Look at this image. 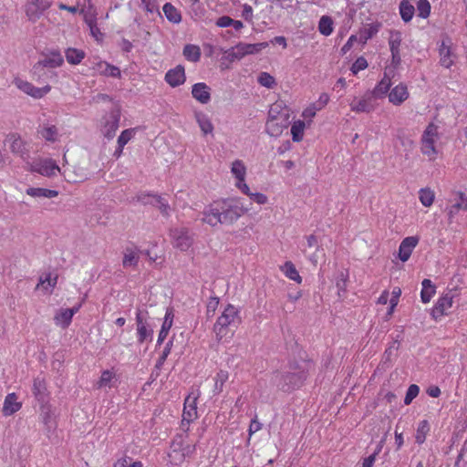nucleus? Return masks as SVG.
Returning <instances> with one entry per match:
<instances>
[{"mask_svg": "<svg viewBox=\"0 0 467 467\" xmlns=\"http://www.w3.org/2000/svg\"><path fill=\"white\" fill-rule=\"evenodd\" d=\"M16 85L19 89L24 91L26 94L31 93L32 91L33 85L27 81H24L22 79H16Z\"/></svg>", "mask_w": 467, "mask_h": 467, "instance_id": "60", "label": "nucleus"}, {"mask_svg": "<svg viewBox=\"0 0 467 467\" xmlns=\"http://www.w3.org/2000/svg\"><path fill=\"white\" fill-rule=\"evenodd\" d=\"M137 200L144 205L150 204L156 207L164 217H169L171 215V205L168 200L161 195L141 193L137 196Z\"/></svg>", "mask_w": 467, "mask_h": 467, "instance_id": "6", "label": "nucleus"}, {"mask_svg": "<svg viewBox=\"0 0 467 467\" xmlns=\"http://www.w3.org/2000/svg\"><path fill=\"white\" fill-rule=\"evenodd\" d=\"M418 236H409L402 240L399 247V258L402 262H407L411 255L413 249L419 243Z\"/></svg>", "mask_w": 467, "mask_h": 467, "instance_id": "14", "label": "nucleus"}, {"mask_svg": "<svg viewBox=\"0 0 467 467\" xmlns=\"http://www.w3.org/2000/svg\"><path fill=\"white\" fill-rule=\"evenodd\" d=\"M249 197L259 204H265L267 202V197L261 192H252Z\"/></svg>", "mask_w": 467, "mask_h": 467, "instance_id": "63", "label": "nucleus"}, {"mask_svg": "<svg viewBox=\"0 0 467 467\" xmlns=\"http://www.w3.org/2000/svg\"><path fill=\"white\" fill-rule=\"evenodd\" d=\"M439 139L438 126L430 123L425 129L421 137L420 150L423 155H426L430 161H434L437 156V150L435 142Z\"/></svg>", "mask_w": 467, "mask_h": 467, "instance_id": "4", "label": "nucleus"}, {"mask_svg": "<svg viewBox=\"0 0 467 467\" xmlns=\"http://www.w3.org/2000/svg\"><path fill=\"white\" fill-rule=\"evenodd\" d=\"M368 67V62L365 57H359L357 60L352 64L350 70L354 75H357L360 70H363Z\"/></svg>", "mask_w": 467, "mask_h": 467, "instance_id": "54", "label": "nucleus"}, {"mask_svg": "<svg viewBox=\"0 0 467 467\" xmlns=\"http://www.w3.org/2000/svg\"><path fill=\"white\" fill-rule=\"evenodd\" d=\"M183 56L191 62H197L201 57V49L198 46L188 44L183 47Z\"/></svg>", "mask_w": 467, "mask_h": 467, "instance_id": "35", "label": "nucleus"}, {"mask_svg": "<svg viewBox=\"0 0 467 467\" xmlns=\"http://www.w3.org/2000/svg\"><path fill=\"white\" fill-rule=\"evenodd\" d=\"M100 67H104V69L102 70V73L105 76H110L113 78H119L120 77V70L119 67L109 65L108 63L99 64Z\"/></svg>", "mask_w": 467, "mask_h": 467, "instance_id": "52", "label": "nucleus"}, {"mask_svg": "<svg viewBox=\"0 0 467 467\" xmlns=\"http://www.w3.org/2000/svg\"><path fill=\"white\" fill-rule=\"evenodd\" d=\"M233 23V19L230 16H223L217 19L216 26L219 27H227L230 26Z\"/></svg>", "mask_w": 467, "mask_h": 467, "instance_id": "64", "label": "nucleus"}, {"mask_svg": "<svg viewBox=\"0 0 467 467\" xmlns=\"http://www.w3.org/2000/svg\"><path fill=\"white\" fill-rule=\"evenodd\" d=\"M112 378H113V373L111 371L104 370L101 374V377H100L99 382H98L99 387L101 388V387L107 386L109 384V382H110Z\"/></svg>", "mask_w": 467, "mask_h": 467, "instance_id": "59", "label": "nucleus"}, {"mask_svg": "<svg viewBox=\"0 0 467 467\" xmlns=\"http://www.w3.org/2000/svg\"><path fill=\"white\" fill-rule=\"evenodd\" d=\"M174 247L181 251H187L192 244V236L187 228H175L171 231Z\"/></svg>", "mask_w": 467, "mask_h": 467, "instance_id": "9", "label": "nucleus"}, {"mask_svg": "<svg viewBox=\"0 0 467 467\" xmlns=\"http://www.w3.org/2000/svg\"><path fill=\"white\" fill-rule=\"evenodd\" d=\"M84 2L79 12L83 14L84 21L88 26L97 22V13L90 0H84Z\"/></svg>", "mask_w": 467, "mask_h": 467, "instance_id": "28", "label": "nucleus"}, {"mask_svg": "<svg viewBox=\"0 0 467 467\" xmlns=\"http://www.w3.org/2000/svg\"><path fill=\"white\" fill-rule=\"evenodd\" d=\"M148 312L138 310L136 314L138 341L143 343L147 339L152 338L153 330L148 324Z\"/></svg>", "mask_w": 467, "mask_h": 467, "instance_id": "8", "label": "nucleus"}, {"mask_svg": "<svg viewBox=\"0 0 467 467\" xmlns=\"http://www.w3.org/2000/svg\"><path fill=\"white\" fill-rule=\"evenodd\" d=\"M194 117L203 135L213 134V125L205 113L196 111Z\"/></svg>", "mask_w": 467, "mask_h": 467, "instance_id": "24", "label": "nucleus"}, {"mask_svg": "<svg viewBox=\"0 0 467 467\" xmlns=\"http://www.w3.org/2000/svg\"><path fill=\"white\" fill-rule=\"evenodd\" d=\"M41 417L44 424L47 427V429L50 430L55 428L52 411L49 406H42Z\"/></svg>", "mask_w": 467, "mask_h": 467, "instance_id": "47", "label": "nucleus"}, {"mask_svg": "<svg viewBox=\"0 0 467 467\" xmlns=\"http://www.w3.org/2000/svg\"><path fill=\"white\" fill-rule=\"evenodd\" d=\"M268 46V43L262 42L256 44H246V43H239L235 47H232L228 51H226L227 58L230 61H234L235 59H241L246 55L255 54L260 52L262 49L265 48Z\"/></svg>", "mask_w": 467, "mask_h": 467, "instance_id": "5", "label": "nucleus"}, {"mask_svg": "<svg viewBox=\"0 0 467 467\" xmlns=\"http://www.w3.org/2000/svg\"><path fill=\"white\" fill-rule=\"evenodd\" d=\"M358 41V36L352 35L348 39L347 43L342 47L341 52L342 54H346L348 51H349L354 44V42Z\"/></svg>", "mask_w": 467, "mask_h": 467, "instance_id": "62", "label": "nucleus"}, {"mask_svg": "<svg viewBox=\"0 0 467 467\" xmlns=\"http://www.w3.org/2000/svg\"><path fill=\"white\" fill-rule=\"evenodd\" d=\"M231 171L237 181H244L246 174V168L244 162L240 160H236L232 163Z\"/></svg>", "mask_w": 467, "mask_h": 467, "instance_id": "41", "label": "nucleus"}, {"mask_svg": "<svg viewBox=\"0 0 467 467\" xmlns=\"http://www.w3.org/2000/svg\"><path fill=\"white\" fill-rule=\"evenodd\" d=\"M439 52L441 57V65L446 68L451 67L454 62V54L452 53L451 47L447 45L445 41H442L440 46Z\"/></svg>", "mask_w": 467, "mask_h": 467, "instance_id": "22", "label": "nucleus"}, {"mask_svg": "<svg viewBox=\"0 0 467 467\" xmlns=\"http://www.w3.org/2000/svg\"><path fill=\"white\" fill-rule=\"evenodd\" d=\"M420 392V388L416 384H411L406 392V396L404 399V403L406 405H409L411 403V401L418 396Z\"/></svg>", "mask_w": 467, "mask_h": 467, "instance_id": "51", "label": "nucleus"}, {"mask_svg": "<svg viewBox=\"0 0 467 467\" xmlns=\"http://www.w3.org/2000/svg\"><path fill=\"white\" fill-rule=\"evenodd\" d=\"M33 393L36 399L42 403L47 402V384L44 379L37 377L34 379Z\"/></svg>", "mask_w": 467, "mask_h": 467, "instance_id": "23", "label": "nucleus"}, {"mask_svg": "<svg viewBox=\"0 0 467 467\" xmlns=\"http://www.w3.org/2000/svg\"><path fill=\"white\" fill-rule=\"evenodd\" d=\"M409 98L407 86L400 83L389 93V100L394 105H400Z\"/></svg>", "mask_w": 467, "mask_h": 467, "instance_id": "20", "label": "nucleus"}, {"mask_svg": "<svg viewBox=\"0 0 467 467\" xmlns=\"http://www.w3.org/2000/svg\"><path fill=\"white\" fill-rule=\"evenodd\" d=\"M8 140L10 141V150L12 152L24 157L25 145L22 139L19 136L13 134L8 138Z\"/></svg>", "mask_w": 467, "mask_h": 467, "instance_id": "38", "label": "nucleus"}, {"mask_svg": "<svg viewBox=\"0 0 467 467\" xmlns=\"http://www.w3.org/2000/svg\"><path fill=\"white\" fill-rule=\"evenodd\" d=\"M64 175L69 182H83L88 179V172L82 167H67L64 169Z\"/></svg>", "mask_w": 467, "mask_h": 467, "instance_id": "21", "label": "nucleus"}, {"mask_svg": "<svg viewBox=\"0 0 467 467\" xmlns=\"http://www.w3.org/2000/svg\"><path fill=\"white\" fill-rule=\"evenodd\" d=\"M379 31V26L368 25L358 33V39L361 44H366L368 39L373 37Z\"/></svg>", "mask_w": 467, "mask_h": 467, "instance_id": "34", "label": "nucleus"}, {"mask_svg": "<svg viewBox=\"0 0 467 467\" xmlns=\"http://www.w3.org/2000/svg\"><path fill=\"white\" fill-rule=\"evenodd\" d=\"M400 44H401L400 34L396 33L395 35H392L389 41L390 52L395 53L396 51H400Z\"/></svg>", "mask_w": 467, "mask_h": 467, "instance_id": "56", "label": "nucleus"}, {"mask_svg": "<svg viewBox=\"0 0 467 467\" xmlns=\"http://www.w3.org/2000/svg\"><path fill=\"white\" fill-rule=\"evenodd\" d=\"M192 95L202 104H207L211 99L210 88L202 82L196 83L192 86Z\"/></svg>", "mask_w": 467, "mask_h": 467, "instance_id": "19", "label": "nucleus"}, {"mask_svg": "<svg viewBox=\"0 0 467 467\" xmlns=\"http://www.w3.org/2000/svg\"><path fill=\"white\" fill-rule=\"evenodd\" d=\"M229 378L228 371L221 369L214 378V389L213 392L215 394H219L223 391V384L227 381Z\"/></svg>", "mask_w": 467, "mask_h": 467, "instance_id": "43", "label": "nucleus"}, {"mask_svg": "<svg viewBox=\"0 0 467 467\" xmlns=\"http://www.w3.org/2000/svg\"><path fill=\"white\" fill-rule=\"evenodd\" d=\"M430 431L429 423L427 420H421L418 426L416 433V442L421 444L425 441L426 434Z\"/></svg>", "mask_w": 467, "mask_h": 467, "instance_id": "46", "label": "nucleus"}, {"mask_svg": "<svg viewBox=\"0 0 467 467\" xmlns=\"http://www.w3.org/2000/svg\"><path fill=\"white\" fill-rule=\"evenodd\" d=\"M37 132L47 141L56 142L57 140L58 130L55 125L45 126L39 129Z\"/></svg>", "mask_w": 467, "mask_h": 467, "instance_id": "33", "label": "nucleus"}, {"mask_svg": "<svg viewBox=\"0 0 467 467\" xmlns=\"http://www.w3.org/2000/svg\"><path fill=\"white\" fill-rule=\"evenodd\" d=\"M418 16L427 18L431 13V5L428 0H419L417 3Z\"/></svg>", "mask_w": 467, "mask_h": 467, "instance_id": "48", "label": "nucleus"}, {"mask_svg": "<svg viewBox=\"0 0 467 467\" xmlns=\"http://www.w3.org/2000/svg\"><path fill=\"white\" fill-rule=\"evenodd\" d=\"M318 30L323 36H330L333 32V20L331 17L323 16L318 23Z\"/></svg>", "mask_w": 467, "mask_h": 467, "instance_id": "39", "label": "nucleus"}, {"mask_svg": "<svg viewBox=\"0 0 467 467\" xmlns=\"http://www.w3.org/2000/svg\"><path fill=\"white\" fill-rule=\"evenodd\" d=\"M308 364H291L289 370L275 375L274 380L276 386L283 391L289 392L300 388L307 377Z\"/></svg>", "mask_w": 467, "mask_h": 467, "instance_id": "2", "label": "nucleus"}, {"mask_svg": "<svg viewBox=\"0 0 467 467\" xmlns=\"http://www.w3.org/2000/svg\"><path fill=\"white\" fill-rule=\"evenodd\" d=\"M36 171L44 176L51 177L60 169L52 160H45L37 164Z\"/></svg>", "mask_w": 467, "mask_h": 467, "instance_id": "26", "label": "nucleus"}, {"mask_svg": "<svg viewBox=\"0 0 467 467\" xmlns=\"http://www.w3.org/2000/svg\"><path fill=\"white\" fill-rule=\"evenodd\" d=\"M258 82L266 88H272L275 84V80L269 73L262 72L258 77Z\"/></svg>", "mask_w": 467, "mask_h": 467, "instance_id": "53", "label": "nucleus"}, {"mask_svg": "<svg viewBox=\"0 0 467 467\" xmlns=\"http://www.w3.org/2000/svg\"><path fill=\"white\" fill-rule=\"evenodd\" d=\"M244 209L236 201H220L206 208L202 214V221L213 227L218 224H233L245 213Z\"/></svg>", "mask_w": 467, "mask_h": 467, "instance_id": "1", "label": "nucleus"}, {"mask_svg": "<svg viewBox=\"0 0 467 467\" xmlns=\"http://www.w3.org/2000/svg\"><path fill=\"white\" fill-rule=\"evenodd\" d=\"M22 408V403L17 401V396L16 393H9L6 395L2 412L5 417L11 416Z\"/></svg>", "mask_w": 467, "mask_h": 467, "instance_id": "17", "label": "nucleus"}, {"mask_svg": "<svg viewBox=\"0 0 467 467\" xmlns=\"http://www.w3.org/2000/svg\"><path fill=\"white\" fill-rule=\"evenodd\" d=\"M196 396L189 395L184 400L182 426L189 425L197 418Z\"/></svg>", "mask_w": 467, "mask_h": 467, "instance_id": "10", "label": "nucleus"}, {"mask_svg": "<svg viewBox=\"0 0 467 467\" xmlns=\"http://www.w3.org/2000/svg\"><path fill=\"white\" fill-rule=\"evenodd\" d=\"M26 194L32 196V197H38V198H54L58 195V192L55 190H48L44 188H28L26 189Z\"/></svg>", "mask_w": 467, "mask_h": 467, "instance_id": "32", "label": "nucleus"}, {"mask_svg": "<svg viewBox=\"0 0 467 467\" xmlns=\"http://www.w3.org/2000/svg\"><path fill=\"white\" fill-rule=\"evenodd\" d=\"M85 57V52L77 48H67L66 50L67 61L71 65L79 64Z\"/></svg>", "mask_w": 467, "mask_h": 467, "instance_id": "36", "label": "nucleus"}, {"mask_svg": "<svg viewBox=\"0 0 467 467\" xmlns=\"http://www.w3.org/2000/svg\"><path fill=\"white\" fill-rule=\"evenodd\" d=\"M57 276H55L53 279L50 275L46 276L45 278L40 277L39 283L37 284V288L42 285L45 290H48V287L53 288L57 284Z\"/></svg>", "mask_w": 467, "mask_h": 467, "instance_id": "57", "label": "nucleus"}, {"mask_svg": "<svg viewBox=\"0 0 467 467\" xmlns=\"http://www.w3.org/2000/svg\"><path fill=\"white\" fill-rule=\"evenodd\" d=\"M290 120L288 117H279L276 119H267L265 124L266 132L272 137L280 136L284 130L288 127Z\"/></svg>", "mask_w": 467, "mask_h": 467, "instance_id": "12", "label": "nucleus"}, {"mask_svg": "<svg viewBox=\"0 0 467 467\" xmlns=\"http://www.w3.org/2000/svg\"><path fill=\"white\" fill-rule=\"evenodd\" d=\"M185 79V71L182 65H178L174 68L170 69L165 75V80L173 88L182 85Z\"/></svg>", "mask_w": 467, "mask_h": 467, "instance_id": "16", "label": "nucleus"}, {"mask_svg": "<svg viewBox=\"0 0 467 467\" xmlns=\"http://www.w3.org/2000/svg\"><path fill=\"white\" fill-rule=\"evenodd\" d=\"M134 134V129H127L123 130L118 138V145L119 148H124V146L131 140Z\"/></svg>", "mask_w": 467, "mask_h": 467, "instance_id": "49", "label": "nucleus"}, {"mask_svg": "<svg viewBox=\"0 0 467 467\" xmlns=\"http://www.w3.org/2000/svg\"><path fill=\"white\" fill-rule=\"evenodd\" d=\"M305 122L303 120L295 121L291 127L292 139L296 142L303 140Z\"/></svg>", "mask_w": 467, "mask_h": 467, "instance_id": "42", "label": "nucleus"}, {"mask_svg": "<svg viewBox=\"0 0 467 467\" xmlns=\"http://www.w3.org/2000/svg\"><path fill=\"white\" fill-rule=\"evenodd\" d=\"M64 59L58 51H53L46 56L43 59L39 60L35 66V72L39 71L45 67L56 68L60 67Z\"/></svg>", "mask_w": 467, "mask_h": 467, "instance_id": "11", "label": "nucleus"}, {"mask_svg": "<svg viewBox=\"0 0 467 467\" xmlns=\"http://www.w3.org/2000/svg\"><path fill=\"white\" fill-rule=\"evenodd\" d=\"M350 108L352 111L355 112H370L373 110V106L371 105L368 98H362L359 100L355 99L350 103Z\"/></svg>", "mask_w": 467, "mask_h": 467, "instance_id": "29", "label": "nucleus"}, {"mask_svg": "<svg viewBox=\"0 0 467 467\" xmlns=\"http://www.w3.org/2000/svg\"><path fill=\"white\" fill-rule=\"evenodd\" d=\"M119 115L117 112H111L109 119L102 129V134L108 140L114 138L117 130L119 129Z\"/></svg>", "mask_w": 467, "mask_h": 467, "instance_id": "18", "label": "nucleus"}, {"mask_svg": "<svg viewBox=\"0 0 467 467\" xmlns=\"http://www.w3.org/2000/svg\"><path fill=\"white\" fill-rule=\"evenodd\" d=\"M453 295L448 293L443 296L440 297L431 311V316L434 319H438L443 315L447 314V311L452 306Z\"/></svg>", "mask_w": 467, "mask_h": 467, "instance_id": "13", "label": "nucleus"}, {"mask_svg": "<svg viewBox=\"0 0 467 467\" xmlns=\"http://www.w3.org/2000/svg\"><path fill=\"white\" fill-rule=\"evenodd\" d=\"M142 253L137 246L125 247L123 251L122 266L124 268L136 267L139 264L140 254Z\"/></svg>", "mask_w": 467, "mask_h": 467, "instance_id": "15", "label": "nucleus"}, {"mask_svg": "<svg viewBox=\"0 0 467 467\" xmlns=\"http://www.w3.org/2000/svg\"><path fill=\"white\" fill-rule=\"evenodd\" d=\"M50 6V0H29L26 5V15L29 21L35 23Z\"/></svg>", "mask_w": 467, "mask_h": 467, "instance_id": "7", "label": "nucleus"}, {"mask_svg": "<svg viewBox=\"0 0 467 467\" xmlns=\"http://www.w3.org/2000/svg\"><path fill=\"white\" fill-rule=\"evenodd\" d=\"M240 321L241 318L237 308L232 305H228L213 326L216 339L221 341L223 337H227L231 327H235Z\"/></svg>", "mask_w": 467, "mask_h": 467, "instance_id": "3", "label": "nucleus"}, {"mask_svg": "<svg viewBox=\"0 0 467 467\" xmlns=\"http://www.w3.org/2000/svg\"><path fill=\"white\" fill-rule=\"evenodd\" d=\"M456 195L454 203L459 204L460 210L467 211V195L462 192H458Z\"/></svg>", "mask_w": 467, "mask_h": 467, "instance_id": "58", "label": "nucleus"}, {"mask_svg": "<svg viewBox=\"0 0 467 467\" xmlns=\"http://www.w3.org/2000/svg\"><path fill=\"white\" fill-rule=\"evenodd\" d=\"M242 16L245 21L251 22L253 20V8L251 5L247 4L243 5Z\"/></svg>", "mask_w": 467, "mask_h": 467, "instance_id": "61", "label": "nucleus"}, {"mask_svg": "<svg viewBox=\"0 0 467 467\" xmlns=\"http://www.w3.org/2000/svg\"><path fill=\"white\" fill-rule=\"evenodd\" d=\"M279 117H288L289 113L287 109H282V106L279 103H275L271 106L268 112V119H276Z\"/></svg>", "mask_w": 467, "mask_h": 467, "instance_id": "44", "label": "nucleus"}, {"mask_svg": "<svg viewBox=\"0 0 467 467\" xmlns=\"http://www.w3.org/2000/svg\"><path fill=\"white\" fill-rule=\"evenodd\" d=\"M282 271L289 279L294 280L297 283H301L302 278L299 275L293 263L289 261L285 262V265L282 266Z\"/></svg>", "mask_w": 467, "mask_h": 467, "instance_id": "40", "label": "nucleus"}, {"mask_svg": "<svg viewBox=\"0 0 467 467\" xmlns=\"http://www.w3.org/2000/svg\"><path fill=\"white\" fill-rule=\"evenodd\" d=\"M419 198L423 206L430 207L432 205L434 201V192L429 188L420 189L419 192Z\"/></svg>", "mask_w": 467, "mask_h": 467, "instance_id": "45", "label": "nucleus"}, {"mask_svg": "<svg viewBox=\"0 0 467 467\" xmlns=\"http://www.w3.org/2000/svg\"><path fill=\"white\" fill-rule=\"evenodd\" d=\"M391 86L390 78L387 72L384 73V77L379 82V84L372 90V96L376 99H381L387 95Z\"/></svg>", "mask_w": 467, "mask_h": 467, "instance_id": "25", "label": "nucleus"}, {"mask_svg": "<svg viewBox=\"0 0 467 467\" xmlns=\"http://www.w3.org/2000/svg\"><path fill=\"white\" fill-rule=\"evenodd\" d=\"M421 285H422V289L420 292L421 301L423 303H429L436 292L435 285L432 284V282L430 279H423Z\"/></svg>", "mask_w": 467, "mask_h": 467, "instance_id": "31", "label": "nucleus"}, {"mask_svg": "<svg viewBox=\"0 0 467 467\" xmlns=\"http://www.w3.org/2000/svg\"><path fill=\"white\" fill-rule=\"evenodd\" d=\"M415 8L407 0H403L400 4V14L404 22H410L414 15Z\"/></svg>", "mask_w": 467, "mask_h": 467, "instance_id": "37", "label": "nucleus"}, {"mask_svg": "<svg viewBox=\"0 0 467 467\" xmlns=\"http://www.w3.org/2000/svg\"><path fill=\"white\" fill-rule=\"evenodd\" d=\"M166 18L174 24H179L182 21V15L178 9L171 3H166L162 7Z\"/></svg>", "mask_w": 467, "mask_h": 467, "instance_id": "30", "label": "nucleus"}, {"mask_svg": "<svg viewBox=\"0 0 467 467\" xmlns=\"http://www.w3.org/2000/svg\"><path fill=\"white\" fill-rule=\"evenodd\" d=\"M51 88L49 85H47L43 88H36L35 86H32V91L31 93H28L27 95L35 98V99H40L43 98L45 95H47L50 91Z\"/></svg>", "mask_w": 467, "mask_h": 467, "instance_id": "55", "label": "nucleus"}, {"mask_svg": "<svg viewBox=\"0 0 467 467\" xmlns=\"http://www.w3.org/2000/svg\"><path fill=\"white\" fill-rule=\"evenodd\" d=\"M171 347H172V340H169V341L166 343V345H165V347H164V348H163V350H162V353L161 354V356H160L159 359L157 360V363H156V365H155V368H156L160 369V368L162 367V365L164 364V362H165V360H166L167 357H168V356L170 355V353H171Z\"/></svg>", "mask_w": 467, "mask_h": 467, "instance_id": "50", "label": "nucleus"}, {"mask_svg": "<svg viewBox=\"0 0 467 467\" xmlns=\"http://www.w3.org/2000/svg\"><path fill=\"white\" fill-rule=\"evenodd\" d=\"M72 320V310L68 308H60L54 317L56 325L67 328Z\"/></svg>", "mask_w": 467, "mask_h": 467, "instance_id": "27", "label": "nucleus"}]
</instances>
